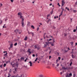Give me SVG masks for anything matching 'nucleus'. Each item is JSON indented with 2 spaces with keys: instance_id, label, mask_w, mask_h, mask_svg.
I'll use <instances>...</instances> for the list:
<instances>
[{
  "instance_id": "1",
  "label": "nucleus",
  "mask_w": 77,
  "mask_h": 77,
  "mask_svg": "<svg viewBox=\"0 0 77 77\" xmlns=\"http://www.w3.org/2000/svg\"><path fill=\"white\" fill-rule=\"evenodd\" d=\"M21 30L18 31V29H16L14 30V32H15V33H16L17 34V33L21 34Z\"/></svg>"
},
{
  "instance_id": "2",
  "label": "nucleus",
  "mask_w": 77,
  "mask_h": 77,
  "mask_svg": "<svg viewBox=\"0 0 77 77\" xmlns=\"http://www.w3.org/2000/svg\"><path fill=\"white\" fill-rule=\"evenodd\" d=\"M47 41H48V42H45V46H44L45 47H47V45L48 44V43H50V42H49V41H51V39L50 38L49 40L48 39H47Z\"/></svg>"
},
{
  "instance_id": "3",
  "label": "nucleus",
  "mask_w": 77,
  "mask_h": 77,
  "mask_svg": "<svg viewBox=\"0 0 77 77\" xmlns=\"http://www.w3.org/2000/svg\"><path fill=\"white\" fill-rule=\"evenodd\" d=\"M22 21L21 22V24H22V26L23 27H24L25 26V25L24 24V19H22Z\"/></svg>"
},
{
  "instance_id": "4",
  "label": "nucleus",
  "mask_w": 77,
  "mask_h": 77,
  "mask_svg": "<svg viewBox=\"0 0 77 77\" xmlns=\"http://www.w3.org/2000/svg\"><path fill=\"white\" fill-rule=\"evenodd\" d=\"M18 15H20V18H21L22 20H23V16H22V13L21 12H19L18 13Z\"/></svg>"
},
{
  "instance_id": "5",
  "label": "nucleus",
  "mask_w": 77,
  "mask_h": 77,
  "mask_svg": "<svg viewBox=\"0 0 77 77\" xmlns=\"http://www.w3.org/2000/svg\"><path fill=\"white\" fill-rule=\"evenodd\" d=\"M46 34H46V33H45L44 34V39H45V37H46V38H49V37H48V36L46 35Z\"/></svg>"
},
{
  "instance_id": "6",
  "label": "nucleus",
  "mask_w": 77,
  "mask_h": 77,
  "mask_svg": "<svg viewBox=\"0 0 77 77\" xmlns=\"http://www.w3.org/2000/svg\"><path fill=\"white\" fill-rule=\"evenodd\" d=\"M65 2H64V0H63L62 1V4H61V5L62 6H63L65 4Z\"/></svg>"
},
{
  "instance_id": "7",
  "label": "nucleus",
  "mask_w": 77,
  "mask_h": 77,
  "mask_svg": "<svg viewBox=\"0 0 77 77\" xmlns=\"http://www.w3.org/2000/svg\"><path fill=\"white\" fill-rule=\"evenodd\" d=\"M11 65H12L13 67H14L15 66V64L14 63V62H12L11 63Z\"/></svg>"
},
{
  "instance_id": "8",
  "label": "nucleus",
  "mask_w": 77,
  "mask_h": 77,
  "mask_svg": "<svg viewBox=\"0 0 77 77\" xmlns=\"http://www.w3.org/2000/svg\"><path fill=\"white\" fill-rule=\"evenodd\" d=\"M31 50V49H30L29 48L28 50V53H29L30 54H31L32 53V52L30 51Z\"/></svg>"
},
{
  "instance_id": "9",
  "label": "nucleus",
  "mask_w": 77,
  "mask_h": 77,
  "mask_svg": "<svg viewBox=\"0 0 77 77\" xmlns=\"http://www.w3.org/2000/svg\"><path fill=\"white\" fill-rule=\"evenodd\" d=\"M28 35H30V34H31V35H32V34H33V32H29V31H28Z\"/></svg>"
},
{
  "instance_id": "10",
  "label": "nucleus",
  "mask_w": 77,
  "mask_h": 77,
  "mask_svg": "<svg viewBox=\"0 0 77 77\" xmlns=\"http://www.w3.org/2000/svg\"><path fill=\"white\" fill-rule=\"evenodd\" d=\"M29 63H30V66H32V63L31 62V61H30L29 62Z\"/></svg>"
},
{
  "instance_id": "11",
  "label": "nucleus",
  "mask_w": 77,
  "mask_h": 77,
  "mask_svg": "<svg viewBox=\"0 0 77 77\" xmlns=\"http://www.w3.org/2000/svg\"><path fill=\"white\" fill-rule=\"evenodd\" d=\"M40 48L41 47L39 46H38L37 48V49L38 50H39V49H40Z\"/></svg>"
},
{
  "instance_id": "12",
  "label": "nucleus",
  "mask_w": 77,
  "mask_h": 77,
  "mask_svg": "<svg viewBox=\"0 0 77 77\" xmlns=\"http://www.w3.org/2000/svg\"><path fill=\"white\" fill-rule=\"evenodd\" d=\"M52 46H54V42H51V43L50 42Z\"/></svg>"
},
{
  "instance_id": "13",
  "label": "nucleus",
  "mask_w": 77,
  "mask_h": 77,
  "mask_svg": "<svg viewBox=\"0 0 77 77\" xmlns=\"http://www.w3.org/2000/svg\"><path fill=\"white\" fill-rule=\"evenodd\" d=\"M10 48H12L13 47V44L11 43L10 44Z\"/></svg>"
},
{
  "instance_id": "14",
  "label": "nucleus",
  "mask_w": 77,
  "mask_h": 77,
  "mask_svg": "<svg viewBox=\"0 0 77 77\" xmlns=\"http://www.w3.org/2000/svg\"><path fill=\"white\" fill-rule=\"evenodd\" d=\"M38 45H35L34 46V47L35 48V49H36V48H37L38 47Z\"/></svg>"
},
{
  "instance_id": "15",
  "label": "nucleus",
  "mask_w": 77,
  "mask_h": 77,
  "mask_svg": "<svg viewBox=\"0 0 77 77\" xmlns=\"http://www.w3.org/2000/svg\"><path fill=\"white\" fill-rule=\"evenodd\" d=\"M31 27L33 29H35V27H34V26H33V25H32L31 26Z\"/></svg>"
},
{
  "instance_id": "16",
  "label": "nucleus",
  "mask_w": 77,
  "mask_h": 77,
  "mask_svg": "<svg viewBox=\"0 0 77 77\" xmlns=\"http://www.w3.org/2000/svg\"><path fill=\"white\" fill-rule=\"evenodd\" d=\"M24 39L25 41H26V40H27V37L26 36L25 38Z\"/></svg>"
},
{
  "instance_id": "17",
  "label": "nucleus",
  "mask_w": 77,
  "mask_h": 77,
  "mask_svg": "<svg viewBox=\"0 0 77 77\" xmlns=\"http://www.w3.org/2000/svg\"><path fill=\"white\" fill-rule=\"evenodd\" d=\"M50 21H51V20H50V19H49V20H48V21H47V23H49V22H50Z\"/></svg>"
},
{
  "instance_id": "18",
  "label": "nucleus",
  "mask_w": 77,
  "mask_h": 77,
  "mask_svg": "<svg viewBox=\"0 0 77 77\" xmlns=\"http://www.w3.org/2000/svg\"><path fill=\"white\" fill-rule=\"evenodd\" d=\"M44 76L42 75H39V77H43Z\"/></svg>"
},
{
  "instance_id": "19",
  "label": "nucleus",
  "mask_w": 77,
  "mask_h": 77,
  "mask_svg": "<svg viewBox=\"0 0 77 77\" xmlns=\"http://www.w3.org/2000/svg\"><path fill=\"white\" fill-rule=\"evenodd\" d=\"M11 76V75L10 74V73H9L8 74V77H10V76Z\"/></svg>"
},
{
  "instance_id": "20",
  "label": "nucleus",
  "mask_w": 77,
  "mask_h": 77,
  "mask_svg": "<svg viewBox=\"0 0 77 77\" xmlns=\"http://www.w3.org/2000/svg\"><path fill=\"white\" fill-rule=\"evenodd\" d=\"M7 54H8V53H6V54H4V56L5 57H6L7 56Z\"/></svg>"
},
{
  "instance_id": "21",
  "label": "nucleus",
  "mask_w": 77,
  "mask_h": 77,
  "mask_svg": "<svg viewBox=\"0 0 77 77\" xmlns=\"http://www.w3.org/2000/svg\"><path fill=\"white\" fill-rule=\"evenodd\" d=\"M24 58H23V57H21L20 59V60H24Z\"/></svg>"
},
{
  "instance_id": "22",
  "label": "nucleus",
  "mask_w": 77,
  "mask_h": 77,
  "mask_svg": "<svg viewBox=\"0 0 77 77\" xmlns=\"http://www.w3.org/2000/svg\"><path fill=\"white\" fill-rule=\"evenodd\" d=\"M69 75L70 76H72V73H70L69 74Z\"/></svg>"
},
{
  "instance_id": "23",
  "label": "nucleus",
  "mask_w": 77,
  "mask_h": 77,
  "mask_svg": "<svg viewBox=\"0 0 77 77\" xmlns=\"http://www.w3.org/2000/svg\"><path fill=\"white\" fill-rule=\"evenodd\" d=\"M65 69H69V68L68 67H66L65 68Z\"/></svg>"
},
{
  "instance_id": "24",
  "label": "nucleus",
  "mask_w": 77,
  "mask_h": 77,
  "mask_svg": "<svg viewBox=\"0 0 77 77\" xmlns=\"http://www.w3.org/2000/svg\"><path fill=\"white\" fill-rule=\"evenodd\" d=\"M17 45V43H16L15 44H14V46H16V45Z\"/></svg>"
},
{
  "instance_id": "25",
  "label": "nucleus",
  "mask_w": 77,
  "mask_h": 77,
  "mask_svg": "<svg viewBox=\"0 0 77 77\" xmlns=\"http://www.w3.org/2000/svg\"><path fill=\"white\" fill-rule=\"evenodd\" d=\"M6 64L4 63L3 65V66H4V67H5V66H6Z\"/></svg>"
},
{
  "instance_id": "26",
  "label": "nucleus",
  "mask_w": 77,
  "mask_h": 77,
  "mask_svg": "<svg viewBox=\"0 0 77 77\" xmlns=\"http://www.w3.org/2000/svg\"><path fill=\"white\" fill-rule=\"evenodd\" d=\"M73 42H71V45L72 46L73 45Z\"/></svg>"
},
{
  "instance_id": "27",
  "label": "nucleus",
  "mask_w": 77,
  "mask_h": 77,
  "mask_svg": "<svg viewBox=\"0 0 77 77\" xmlns=\"http://www.w3.org/2000/svg\"><path fill=\"white\" fill-rule=\"evenodd\" d=\"M37 60H38V58H36V59L35 60V62H36V61H37Z\"/></svg>"
},
{
  "instance_id": "28",
  "label": "nucleus",
  "mask_w": 77,
  "mask_h": 77,
  "mask_svg": "<svg viewBox=\"0 0 77 77\" xmlns=\"http://www.w3.org/2000/svg\"><path fill=\"white\" fill-rule=\"evenodd\" d=\"M76 12H77V11L76 10H73V12H74V13H75Z\"/></svg>"
},
{
  "instance_id": "29",
  "label": "nucleus",
  "mask_w": 77,
  "mask_h": 77,
  "mask_svg": "<svg viewBox=\"0 0 77 77\" xmlns=\"http://www.w3.org/2000/svg\"><path fill=\"white\" fill-rule=\"evenodd\" d=\"M51 56H49V59H51Z\"/></svg>"
},
{
  "instance_id": "30",
  "label": "nucleus",
  "mask_w": 77,
  "mask_h": 77,
  "mask_svg": "<svg viewBox=\"0 0 77 77\" xmlns=\"http://www.w3.org/2000/svg\"><path fill=\"white\" fill-rule=\"evenodd\" d=\"M76 32V29H74L73 30V32Z\"/></svg>"
},
{
  "instance_id": "31",
  "label": "nucleus",
  "mask_w": 77,
  "mask_h": 77,
  "mask_svg": "<svg viewBox=\"0 0 77 77\" xmlns=\"http://www.w3.org/2000/svg\"><path fill=\"white\" fill-rule=\"evenodd\" d=\"M12 72V69H10L9 72Z\"/></svg>"
},
{
  "instance_id": "32",
  "label": "nucleus",
  "mask_w": 77,
  "mask_h": 77,
  "mask_svg": "<svg viewBox=\"0 0 77 77\" xmlns=\"http://www.w3.org/2000/svg\"><path fill=\"white\" fill-rule=\"evenodd\" d=\"M50 15V14H49L47 15V17H48Z\"/></svg>"
},
{
  "instance_id": "33",
  "label": "nucleus",
  "mask_w": 77,
  "mask_h": 77,
  "mask_svg": "<svg viewBox=\"0 0 77 77\" xmlns=\"http://www.w3.org/2000/svg\"><path fill=\"white\" fill-rule=\"evenodd\" d=\"M27 25H28L29 26H30V22H28V23Z\"/></svg>"
},
{
  "instance_id": "34",
  "label": "nucleus",
  "mask_w": 77,
  "mask_h": 77,
  "mask_svg": "<svg viewBox=\"0 0 77 77\" xmlns=\"http://www.w3.org/2000/svg\"><path fill=\"white\" fill-rule=\"evenodd\" d=\"M72 58H74L75 57H74V55H73V54L72 55Z\"/></svg>"
},
{
  "instance_id": "35",
  "label": "nucleus",
  "mask_w": 77,
  "mask_h": 77,
  "mask_svg": "<svg viewBox=\"0 0 77 77\" xmlns=\"http://www.w3.org/2000/svg\"><path fill=\"white\" fill-rule=\"evenodd\" d=\"M63 12H62V11H61V13H60V15H62V14H63Z\"/></svg>"
},
{
  "instance_id": "36",
  "label": "nucleus",
  "mask_w": 77,
  "mask_h": 77,
  "mask_svg": "<svg viewBox=\"0 0 77 77\" xmlns=\"http://www.w3.org/2000/svg\"><path fill=\"white\" fill-rule=\"evenodd\" d=\"M14 70L15 71H17V68H14Z\"/></svg>"
},
{
  "instance_id": "37",
  "label": "nucleus",
  "mask_w": 77,
  "mask_h": 77,
  "mask_svg": "<svg viewBox=\"0 0 77 77\" xmlns=\"http://www.w3.org/2000/svg\"><path fill=\"white\" fill-rule=\"evenodd\" d=\"M53 42H54H54H55V41H54V39L53 38Z\"/></svg>"
},
{
  "instance_id": "38",
  "label": "nucleus",
  "mask_w": 77,
  "mask_h": 77,
  "mask_svg": "<svg viewBox=\"0 0 77 77\" xmlns=\"http://www.w3.org/2000/svg\"><path fill=\"white\" fill-rule=\"evenodd\" d=\"M0 24H2V20H1L0 21Z\"/></svg>"
},
{
  "instance_id": "39",
  "label": "nucleus",
  "mask_w": 77,
  "mask_h": 77,
  "mask_svg": "<svg viewBox=\"0 0 77 77\" xmlns=\"http://www.w3.org/2000/svg\"><path fill=\"white\" fill-rule=\"evenodd\" d=\"M10 1H11V3H12L14 2V0H10Z\"/></svg>"
},
{
  "instance_id": "40",
  "label": "nucleus",
  "mask_w": 77,
  "mask_h": 77,
  "mask_svg": "<svg viewBox=\"0 0 77 77\" xmlns=\"http://www.w3.org/2000/svg\"><path fill=\"white\" fill-rule=\"evenodd\" d=\"M62 68H63V69H65L66 68L65 67H62Z\"/></svg>"
},
{
  "instance_id": "41",
  "label": "nucleus",
  "mask_w": 77,
  "mask_h": 77,
  "mask_svg": "<svg viewBox=\"0 0 77 77\" xmlns=\"http://www.w3.org/2000/svg\"><path fill=\"white\" fill-rule=\"evenodd\" d=\"M2 5L3 4H0V6H2Z\"/></svg>"
},
{
  "instance_id": "42",
  "label": "nucleus",
  "mask_w": 77,
  "mask_h": 77,
  "mask_svg": "<svg viewBox=\"0 0 77 77\" xmlns=\"http://www.w3.org/2000/svg\"><path fill=\"white\" fill-rule=\"evenodd\" d=\"M32 56L33 57H35V54H33L32 55Z\"/></svg>"
},
{
  "instance_id": "43",
  "label": "nucleus",
  "mask_w": 77,
  "mask_h": 77,
  "mask_svg": "<svg viewBox=\"0 0 77 77\" xmlns=\"http://www.w3.org/2000/svg\"><path fill=\"white\" fill-rule=\"evenodd\" d=\"M39 27H38V28H37V31H38V30H39Z\"/></svg>"
},
{
  "instance_id": "44",
  "label": "nucleus",
  "mask_w": 77,
  "mask_h": 77,
  "mask_svg": "<svg viewBox=\"0 0 77 77\" xmlns=\"http://www.w3.org/2000/svg\"><path fill=\"white\" fill-rule=\"evenodd\" d=\"M2 66H3V65H0V67H1V68H2Z\"/></svg>"
},
{
  "instance_id": "45",
  "label": "nucleus",
  "mask_w": 77,
  "mask_h": 77,
  "mask_svg": "<svg viewBox=\"0 0 77 77\" xmlns=\"http://www.w3.org/2000/svg\"><path fill=\"white\" fill-rule=\"evenodd\" d=\"M73 77H75V75L74 74H73Z\"/></svg>"
},
{
  "instance_id": "46",
  "label": "nucleus",
  "mask_w": 77,
  "mask_h": 77,
  "mask_svg": "<svg viewBox=\"0 0 77 77\" xmlns=\"http://www.w3.org/2000/svg\"><path fill=\"white\" fill-rule=\"evenodd\" d=\"M72 65V62H71V63L70 64V66H71Z\"/></svg>"
},
{
  "instance_id": "47",
  "label": "nucleus",
  "mask_w": 77,
  "mask_h": 77,
  "mask_svg": "<svg viewBox=\"0 0 77 77\" xmlns=\"http://www.w3.org/2000/svg\"><path fill=\"white\" fill-rule=\"evenodd\" d=\"M59 64H57V66H59Z\"/></svg>"
},
{
  "instance_id": "48",
  "label": "nucleus",
  "mask_w": 77,
  "mask_h": 77,
  "mask_svg": "<svg viewBox=\"0 0 77 77\" xmlns=\"http://www.w3.org/2000/svg\"><path fill=\"white\" fill-rule=\"evenodd\" d=\"M16 77H21L20 76H18V75H17L16 76Z\"/></svg>"
},
{
  "instance_id": "49",
  "label": "nucleus",
  "mask_w": 77,
  "mask_h": 77,
  "mask_svg": "<svg viewBox=\"0 0 77 77\" xmlns=\"http://www.w3.org/2000/svg\"><path fill=\"white\" fill-rule=\"evenodd\" d=\"M57 5L59 6H60V5H59V3H58Z\"/></svg>"
},
{
  "instance_id": "50",
  "label": "nucleus",
  "mask_w": 77,
  "mask_h": 77,
  "mask_svg": "<svg viewBox=\"0 0 77 77\" xmlns=\"http://www.w3.org/2000/svg\"><path fill=\"white\" fill-rule=\"evenodd\" d=\"M62 12H63V11H64V9L63 8H62Z\"/></svg>"
},
{
  "instance_id": "51",
  "label": "nucleus",
  "mask_w": 77,
  "mask_h": 77,
  "mask_svg": "<svg viewBox=\"0 0 77 77\" xmlns=\"http://www.w3.org/2000/svg\"><path fill=\"white\" fill-rule=\"evenodd\" d=\"M67 76L68 77H71V76L67 75Z\"/></svg>"
},
{
  "instance_id": "52",
  "label": "nucleus",
  "mask_w": 77,
  "mask_h": 77,
  "mask_svg": "<svg viewBox=\"0 0 77 77\" xmlns=\"http://www.w3.org/2000/svg\"><path fill=\"white\" fill-rule=\"evenodd\" d=\"M56 16H55L54 17V19H56Z\"/></svg>"
},
{
  "instance_id": "53",
  "label": "nucleus",
  "mask_w": 77,
  "mask_h": 77,
  "mask_svg": "<svg viewBox=\"0 0 77 77\" xmlns=\"http://www.w3.org/2000/svg\"><path fill=\"white\" fill-rule=\"evenodd\" d=\"M58 59L59 60H60V57H58Z\"/></svg>"
},
{
  "instance_id": "54",
  "label": "nucleus",
  "mask_w": 77,
  "mask_h": 77,
  "mask_svg": "<svg viewBox=\"0 0 77 77\" xmlns=\"http://www.w3.org/2000/svg\"><path fill=\"white\" fill-rule=\"evenodd\" d=\"M62 73H63V72H60V74L61 75H62Z\"/></svg>"
},
{
  "instance_id": "55",
  "label": "nucleus",
  "mask_w": 77,
  "mask_h": 77,
  "mask_svg": "<svg viewBox=\"0 0 77 77\" xmlns=\"http://www.w3.org/2000/svg\"><path fill=\"white\" fill-rule=\"evenodd\" d=\"M3 53H7V51H5L3 52Z\"/></svg>"
},
{
  "instance_id": "56",
  "label": "nucleus",
  "mask_w": 77,
  "mask_h": 77,
  "mask_svg": "<svg viewBox=\"0 0 77 77\" xmlns=\"http://www.w3.org/2000/svg\"><path fill=\"white\" fill-rule=\"evenodd\" d=\"M32 36H34V34L33 33V34H32Z\"/></svg>"
},
{
  "instance_id": "57",
  "label": "nucleus",
  "mask_w": 77,
  "mask_h": 77,
  "mask_svg": "<svg viewBox=\"0 0 77 77\" xmlns=\"http://www.w3.org/2000/svg\"><path fill=\"white\" fill-rule=\"evenodd\" d=\"M51 14H52L53 13V11H52L51 12Z\"/></svg>"
},
{
  "instance_id": "58",
  "label": "nucleus",
  "mask_w": 77,
  "mask_h": 77,
  "mask_svg": "<svg viewBox=\"0 0 77 77\" xmlns=\"http://www.w3.org/2000/svg\"><path fill=\"white\" fill-rule=\"evenodd\" d=\"M13 72H14V73H15L16 72V71H14Z\"/></svg>"
},
{
  "instance_id": "59",
  "label": "nucleus",
  "mask_w": 77,
  "mask_h": 77,
  "mask_svg": "<svg viewBox=\"0 0 77 77\" xmlns=\"http://www.w3.org/2000/svg\"><path fill=\"white\" fill-rule=\"evenodd\" d=\"M52 5V4H51L49 5V6H51Z\"/></svg>"
},
{
  "instance_id": "60",
  "label": "nucleus",
  "mask_w": 77,
  "mask_h": 77,
  "mask_svg": "<svg viewBox=\"0 0 77 77\" xmlns=\"http://www.w3.org/2000/svg\"><path fill=\"white\" fill-rule=\"evenodd\" d=\"M67 10L68 11H69V8H67Z\"/></svg>"
},
{
  "instance_id": "61",
  "label": "nucleus",
  "mask_w": 77,
  "mask_h": 77,
  "mask_svg": "<svg viewBox=\"0 0 77 77\" xmlns=\"http://www.w3.org/2000/svg\"><path fill=\"white\" fill-rule=\"evenodd\" d=\"M7 20H7V19H5V21H7Z\"/></svg>"
},
{
  "instance_id": "62",
  "label": "nucleus",
  "mask_w": 77,
  "mask_h": 77,
  "mask_svg": "<svg viewBox=\"0 0 77 77\" xmlns=\"http://www.w3.org/2000/svg\"><path fill=\"white\" fill-rule=\"evenodd\" d=\"M77 45V43H76L75 44V45Z\"/></svg>"
},
{
  "instance_id": "63",
  "label": "nucleus",
  "mask_w": 77,
  "mask_h": 77,
  "mask_svg": "<svg viewBox=\"0 0 77 77\" xmlns=\"http://www.w3.org/2000/svg\"><path fill=\"white\" fill-rule=\"evenodd\" d=\"M24 61L25 62H26V61H27V60H25Z\"/></svg>"
},
{
  "instance_id": "64",
  "label": "nucleus",
  "mask_w": 77,
  "mask_h": 77,
  "mask_svg": "<svg viewBox=\"0 0 77 77\" xmlns=\"http://www.w3.org/2000/svg\"><path fill=\"white\" fill-rule=\"evenodd\" d=\"M11 77H15V76H11Z\"/></svg>"
}]
</instances>
